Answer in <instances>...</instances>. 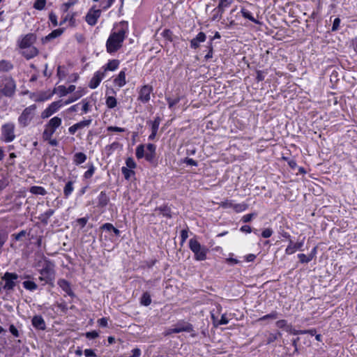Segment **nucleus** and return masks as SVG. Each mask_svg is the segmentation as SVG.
Returning <instances> with one entry per match:
<instances>
[{
  "label": "nucleus",
  "mask_w": 357,
  "mask_h": 357,
  "mask_svg": "<svg viewBox=\"0 0 357 357\" xmlns=\"http://www.w3.org/2000/svg\"><path fill=\"white\" fill-rule=\"evenodd\" d=\"M35 267L40 274L38 278L39 280L43 282V284H48L51 286H54L55 280L54 264L46 258H43L35 264Z\"/></svg>",
  "instance_id": "nucleus-1"
},
{
  "label": "nucleus",
  "mask_w": 357,
  "mask_h": 357,
  "mask_svg": "<svg viewBox=\"0 0 357 357\" xmlns=\"http://www.w3.org/2000/svg\"><path fill=\"white\" fill-rule=\"evenodd\" d=\"M36 40V36L35 34L27 33L22 36L17 41L22 54L28 59L36 56L38 54V49L33 46Z\"/></svg>",
  "instance_id": "nucleus-2"
},
{
  "label": "nucleus",
  "mask_w": 357,
  "mask_h": 357,
  "mask_svg": "<svg viewBox=\"0 0 357 357\" xmlns=\"http://www.w3.org/2000/svg\"><path fill=\"white\" fill-rule=\"evenodd\" d=\"M125 31L121 29L118 32L112 33L107 41V50L109 53L116 52L122 45L125 38Z\"/></svg>",
  "instance_id": "nucleus-3"
},
{
  "label": "nucleus",
  "mask_w": 357,
  "mask_h": 357,
  "mask_svg": "<svg viewBox=\"0 0 357 357\" xmlns=\"http://www.w3.org/2000/svg\"><path fill=\"white\" fill-rule=\"evenodd\" d=\"M190 249L195 255V259L197 261H204L206 259L208 249L201 244L195 238H191L189 241Z\"/></svg>",
  "instance_id": "nucleus-4"
},
{
  "label": "nucleus",
  "mask_w": 357,
  "mask_h": 357,
  "mask_svg": "<svg viewBox=\"0 0 357 357\" xmlns=\"http://www.w3.org/2000/svg\"><path fill=\"white\" fill-rule=\"evenodd\" d=\"M16 85L11 77H5L0 80V91L6 96H12L15 91Z\"/></svg>",
  "instance_id": "nucleus-5"
},
{
  "label": "nucleus",
  "mask_w": 357,
  "mask_h": 357,
  "mask_svg": "<svg viewBox=\"0 0 357 357\" xmlns=\"http://www.w3.org/2000/svg\"><path fill=\"white\" fill-rule=\"evenodd\" d=\"M36 109L35 105H31L23 110L18 117V123L21 126L26 127L30 124L35 116Z\"/></svg>",
  "instance_id": "nucleus-6"
},
{
  "label": "nucleus",
  "mask_w": 357,
  "mask_h": 357,
  "mask_svg": "<svg viewBox=\"0 0 357 357\" xmlns=\"http://www.w3.org/2000/svg\"><path fill=\"white\" fill-rule=\"evenodd\" d=\"M15 126L13 123H6L1 126V139L6 142H11L15 139Z\"/></svg>",
  "instance_id": "nucleus-7"
},
{
  "label": "nucleus",
  "mask_w": 357,
  "mask_h": 357,
  "mask_svg": "<svg viewBox=\"0 0 357 357\" xmlns=\"http://www.w3.org/2000/svg\"><path fill=\"white\" fill-rule=\"evenodd\" d=\"M192 326L185 321H178L172 328H168L165 331V335H169L172 333H178L181 332H193Z\"/></svg>",
  "instance_id": "nucleus-8"
},
{
  "label": "nucleus",
  "mask_w": 357,
  "mask_h": 357,
  "mask_svg": "<svg viewBox=\"0 0 357 357\" xmlns=\"http://www.w3.org/2000/svg\"><path fill=\"white\" fill-rule=\"evenodd\" d=\"M153 91L151 86L146 84L139 88L138 91L137 100L142 103H147L151 99V94Z\"/></svg>",
  "instance_id": "nucleus-9"
},
{
  "label": "nucleus",
  "mask_w": 357,
  "mask_h": 357,
  "mask_svg": "<svg viewBox=\"0 0 357 357\" xmlns=\"http://www.w3.org/2000/svg\"><path fill=\"white\" fill-rule=\"evenodd\" d=\"M18 278V275L16 273H6L2 278V280L5 282L3 284V289L6 290H11L15 286V282Z\"/></svg>",
  "instance_id": "nucleus-10"
},
{
  "label": "nucleus",
  "mask_w": 357,
  "mask_h": 357,
  "mask_svg": "<svg viewBox=\"0 0 357 357\" xmlns=\"http://www.w3.org/2000/svg\"><path fill=\"white\" fill-rule=\"evenodd\" d=\"M100 15L101 10L100 9H96L94 7H92L85 17L86 22L88 24L93 26L97 23Z\"/></svg>",
  "instance_id": "nucleus-11"
},
{
  "label": "nucleus",
  "mask_w": 357,
  "mask_h": 357,
  "mask_svg": "<svg viewBox=\"0 0 357 357\" xmlns=\"http://www.w3.org/2000/svg\"><path fill=\"white\" fill-rule=\"evenodd\" d=\"M105 76L104 71L100 69L94 73L89 82V86L92 89H96Z\"/></svg>",
  "instance_id": "nucleus-12"
},
{
  "label": "nucleus",
  "mask_w": 357,
  "mask_h": 357,
  "mask_svg": "<svg viewBox=\"0 0 357 357\" xmlns=\"http://www.w3.org/2000/svg\"><path fill=\"white\" fill-rule=\"evenodd\" d=\"M87 93V89L86 87L79 86L77 90L74 91V93L70 96L66 101V104H70L72 102H75L82 96H84Z\"/></svg>",
  "instance_id": "nucleus-13"
},
{
  "label": "nucleus",
  "mask_w": 357,
  "mask_h": 357,
  "mask_svg": "<svg viewBox=\"0 0 357 357\" xmlns=\"http://www.w3.org/2000/svg\"><path fill=\"white\" fill-rule=\"evenodd\" d=\"M76 89V86L75 85H69L68 86H65L63 85L59 86L56 89V93L60 96L63 97L69 93L74 92Z\"/></svg>",
  "instance_id": "nucleus-14"
},
{
  "label": "nucleus",
  "mask_w": 357,
  "mask_h": 357,
  "mask_svg": "<svg viewBox=\"0 0 357 357\" xmlns=\"http://www.w3.org/2000/svg\"><path fill=\"white\" fill-rule=\"evenodd\" d=\"M304 244V240H302L298 243H294L292 241H289V245L285 250L287 255H292L295 253L298 250H300Z\"/></svg>",
  "instance_id": "nucleus-15"
},
{
  "label": "nucleus",
  "mask_w": 357,
  "mask_h": 357,
  "mask_svg": "<svg viewBox=\"0 0 357 357\" xmlns=\"http://www.w3.org/2000/svg\"><path fill=\"white\" fill-rule=\"evenodd\" d=\"M206 39V34L203 32H199L195 38L191 40L190 47L193 49H197L199 47L200 43H204Z\"/></svg>",
  "instance_id": "nucleus-16"
},
{
  "label": "nucleus",
  "mask_w": 357,
  "mask_h": 357,
  "mask_svg": "<svg viewBox=\"0 0 357 357\" xmlns=\"http://www.w3.org/2000/svg\"><path fill=\"white\" fill-rule=\"evenodd\" d=\"M119 66V61L116 59L110 60L108 63L102 66L100 70L104 71V74L106 75V73L107 70L114 71L116 70Z\"/></svg>",
  "instance_id": "nucleus-17"
},
{
  "label": "nucleus",
  "mask_w": 357,
  "mask_h": 357,
  "mask_svg": "<svg viewBox=\"0 0 357 357\" xmlns=\"http://www.w3.org/2000/svg\"><path fill=\"white\" fill-rule=\"evenodd\" d=\"M32 325L38 330L45 329V323L41 316L36 315L32 319Z\"/></svg>",
  "instance_id": "nucleus-18"
},
{
  "label": "nucleus",
  "mask_w": 357,
  "mask_h": 357,
  "mask_svg": "<svg viewBox=\"0 0 357 357\" xmlns=\"http://www.w3.org/2000/svg\"><path fill=\"white\" fill-rule=\"evenodd\" d=\"M63 32V30L62 29H57L54 31H52L50 33H49L47 36L42 38V43H46L48 41L54 39L59 36H60Z\"/></svg>",
  "instance_id": "nucleus-19"
},
{
  "label": "nucleus",
  "mask_w": 357,
  "mask_h": 357,
  "mask_svg": "<svg viewBox=\"0 0 357 357\" xmlns=\"http://www.w3.org/2000/svg\"><path fill=\"white\" fill-rule=\"evenodd\" d=\"M58 285L70 296H74V294L71 290L70 283L67 280L64 279L59 280Z\"/></svg>",
  "instance_id": "nucleus-20"
},
{
  "label": "nucleus",
  "mask_w": 357,
  "mask_h": 357,
  "mask_svg": "<svg viewBox=\"0 0 357 357\" xmlns=\"http://www.w3.org/2000/svg\"><path fill=\"white\" fill-rule=\"evenodd\" d=\"M114 84L118 87H123L126 84V73L124 70L119 72L118 76L114 80Z\"/></svg>",
  "instance_id": "nucleus-21"
},
{
  "label": "nucleus",
  "mask_w": 357,
  "mask_h": 357,
  "mask_svg": "<svg viewBox=\"0 0 357 357\" xmlns=\"http://www.w3.org/2000/svg\"><path fill=\"white\" fill-rule=\"evenodd\" d=\"M61 124V119L58 116H54L52 118L48 123L47 124V127L53 130H56L57 128H59Z\"/></svg>",
  "instance_id": "nucleus-22"
},
{
  "label": "nucleus",
  "mask_w": 357,
  "mask_h": 357,
  "mask_svg": "<svg viewBox=\"0 0 357 357\" xmlns=\"http://www.w3.org/2000/svg\"><path fill=\"white\" fill-rule=\"evenodd\" d=\"M155 154V146L152 144H149L146 145V159L148 161H151Z\"/></svg>",
  "instance_id": "nucleus-23"
},
{
  "label": "nucleus",
  "mask_w": 357,
  "mask_h": 357,
  "mask_svg": "<svg viewBox=\"0 0 357 357\" xmlns=\"http://www.w3.org/2000/svg\"><path fill=\"white\" fill-rule=\"evenodd\" d=\"M68 104L65 103V101L58 100L52 102L48 107L53 112V114L56 113L61 107L67 105Z\"/></svg>",
  "instance_id": "nucleus-24"
},
{
  "label": "nucleus",
  "mask_w": 357,
  "mask_h": 357,
  "mask_svg": "<svg viewBox=\"0 0 357 357\" xmlns=\"http://www.w3.org/2000/svg\"><path fill=\"white\" fill-rule=\"evenodd\" d=\"M86 160V155L82 152L76 153L73 157V162L76 165L84 163Z\"/></svg>",
  "instance_id": "nucleus-25"
},
{
  "label": "nucleus",
  "mask_w": 357,
  "mask_h": 357,
  "mask_svg": "<svg viewBox=\"0 0 357 357\" xmlns=\"http://www.w3.org/2000/svg\"><path fill=\"white\" fill-rule=\"evenodd\" d=\"M73 181H68L64 187L63 189V194L66 198H68L73 192L74 187H73Z\"/></svg>",
  "instance_id": "nucleus-26"
},
{
  "label": "nucleus",
  "mask_w": 357,
  "mask_h": 357,
  "mask_svg": "<svg viewBox=\"0 0 357 357\" xmlns=\"http://www.w3.org/2000/svg\"><path fill=\"white\" fill-rule=\"evenodd\" d=\"M241 13L242 14L243 17L248 19L249 20L253 22L255 24H259V21L257 20L252 15V14L247 9L243 8L241 10Z\"/></svg>",
  "instance_id": "nucleus-27"
},
{
  "label": "nucleus",
  "mask_w": 357,
  "mask_h": 357,
  "mask_svg": "<svg viewBox=\"0 0 357 357\" xmlns=\"http://www.w3.org/2000/svg\"><path fill=\"white\" fill-rule=\"evenodd\" d=\"M23 287L29 291H35L38 288V285L36 282L31 280H26L22 283Z\"/></svg>",
  "instance_id": "nucleus-28"
},
{
  "label": "nucleus",
  "mask_w": 357,
  "mask_h": 357,
  "mask_svg": "<svg viewBox=\"0 0 357 357\" xmlns=\"http://www.w3.org/2000/svg\"><path fill=\"white\" fill-rule=\"evenodd\" d=\"M82 105V110L83 114H87L91 109L90 102L87 98L83 99L79 103Z\"/></svg>",
  "instance_id": "nucleus-29"
},
{
  "label": "nucleus",
  "mask_w": 357,
  "mask_h": 357,
  "mask_svg": "<svg viewBox=\"0 0 357 357\" xmlns=\"http://www.w3.org/2000/svg\"><path fill=\"white\" fill-rule=\"evenodd\" d=\"M30 192L34 195H45L47 192L45 189L41 186H32L30 188Z\"/></svg>",
  "instance_id": "nucleus-30"
},
{
  "label": "nucleus",
  "mask_w": 357,
  "mask_h": 357,
  "mask_svg": "<svg viewBox=\"0 0 357 357\" xmlns=\"http://www.w3.org/2000/svg\"><path fill=\"white\" fill-rule=\"evenodd\" d=\"M136 157L138 159L143 158L144 157L146 158V153H145V146L143 144L139 145L136 148Z\"/></svg>",
  "instance_id": "nucleus-31"
},
{
  "label": "nucleus",
  "mask_w": 357,
  "mask_h": 357,
  "mask_svg": "<svg viewBox=\"0 0 357 357\" xmlns=\"http://www.w3.org/2000/svg\"><path fill=\"white\" fill-rule=\"evenodd\" d=\"M105 103L108 108L113 109L116 106L117 100L114 96H107Z\"/></svg>",
  "instance_id": "nucleus-32"
},
{
  "label": "nucleus",
  "mask_w": 357,
  "mask_h": 357,
  "mask_svg": "<svg viewBox=\"0 0 357 357\" xmlns=\"http://www.w3.org/2000/svg\"><path fill=\"white\" fill-rule=\"evenodd\" d=\"M13 68V65L8 61H0V71H8Z\"/></svg>",
  "instance_id": "nucleus-33"
},
{
  "label": "nucleus",
  "mask_w": 357,
  "mask_h": 357,
  "mask_svg": "<svg viewBox=\"0 0 357 357\" xmlns=\"http://www.w3.org/2000/svg\"><path fill=\"white\" fill-rule=\"evenodd\" d=\"M248 206L245 203H240L236 204L234 203L233 206V210L236 213H241L245 211L248 208Z\"/></svg>",
  "instance_id": "nucleus-34"
},
{
  "label": "nucleus",
  "mask_w": 357,
  "mask_h": 357,
  "mask_svg": "<svg viewBox=\"0 0 357 357\" xmlns=\"http://www.w3.org/2000/svg\"><path fill=\"white\" fill-rule=\"evenodd\" d=\"M212 319L215 325H223L229 323V320L225 314H222L220 320H217L213 314H212Z\"/></svg>",
  "instance_id": "nucleus-35"
},
{
  "label": "nucleus",
  "mask_w": 357,
  "mask_h": 357,
  "mask_svg": "<svg viewBox=\"0 0 357 357\" xmlns=\"http://www.w3.org/2000/svg\"><path fill=\"white\" fill-rule=\"evenodd\" d=\"M91 122H92V119H89L81 121L75 123V125L77 126V128L78 130H81L84 128L89 127L91 125Z\"/></svg>",
  "instance_id": "nucleus-36"
},
{
  "label": "nucleus",
  "mask_w": 357,
  "mask_h": 357,
  "mask_svg": "<svg viewBox=\"0 0 357 357\" xmlns=\"http://www.w3.org/2000/svg\"><path fill=\"white\" fill-rule=\"evenodd\" d=\"M78 0H68L66 3L62 4L61 9L64 12H67L70 8L75 6Z\"/></svg>",
  "instance_id": "nucleus-37"
},
{
  "label": "nucleus",
  "mask_w": 357,
  "mask_h": 357,
  "mask_svg": "<svg viewBox=\"0 0 357 357\" xmlns=\"http://www.w3.org/2000/svg\"><path fill=\"white\" fill-rule=\"evenodd\" d=\"M151 303V296L148 293H144L141 298V303L145 306H148Z\"/></svg>",
  "instance_id": "nucleus-38"
},
{
  "label": "nucleus",
  "mask_w": 357,
  "mask_h": 357,
  "mask_svg": "<svg viewBox=\"0 0 357 357\" xmlns=\"http://www.w3.org/2000/svg\"><path fill=\"white\" fill-rule=\"evenodd\" d=\"M121 172L126 179H129L132 176L134 175V172L128 167H123L121 168Z\"/></svg>",
  "instance_id": "nucleus-39"
},
{
  "label": "nucleus",
  "mask_w": 357,
  "mask_h": 357,
  "mask_svg": "<svg viewBox=\"0 0 357 357\" xmlns=\"http://www.w3.org/2000/svg\"><path fill=\"white\" fill-rule=\"evenodd\" d=\"M232 0H219L218 3V8L220 10H224L226 8L229 7L231 3Z\"/></svg>",
  "instance_id": "nucleus-40"
},
{
  "label": "nucleus",
  "mask_w": 357,
  "mask_h": 357,
  "mask_svg": "<svg viewBox=\"0 0 357 357\" xmlns=\"http://www.w3.org/2000/svg\"><path fill=\"white\" fill-rule=\"evenodd\" d=\"M298 257L301 263H308L313 259V255H305L304 254L298 255Z\"/></svg>",
  "instance_id": "nucleus-41"
},
{
  "label": "nucleus",
  "mask_w": 357,
  "mask_h": 357,
  "mask_svg": "<svg viewBox=\"0 0 357 357\" xmlns=\"http://www.w3.org/2000/svg\"><path fill=\"white\" fill-rule=\"evenodd\" d=\"M278 318V313L276 312H273L268 314L264 315L259 318L257 321H264V320H268V319H275Z\"/></svg>",
  "instance_id": "nucleus-42"
},
{
  "label": "nucleus",
  "mask_w": 357,
  "mask_h": 357,
  "mask_svg": "<svg viewBox=\"0 0 357 357\" xmlns=\"http://www.w3.org/2000/svg\"><path fill=\"white\" fill-rule=\"evenodd\" d=\"M160 121V117L158 116L151 122V131L158 132Z\"/></svg>",
  "instance_id": "nucleus-43"
},
{
  "label": "nucleus",
  "mask_w": 357,
  "mask_h": 357,
  "mask_svg": "<svg viewBox=\"0 0 357 357\" xmlns=\"http://www.w3.org/2000/svg\"><path fill=\"white\" fill-rule=\"evenodd\" d=\"M234 203L232 200H225L224 202H222L219 204L220 206H221L223 208H232Z\"/></svg>",
  "instance_id": "nucleus-44"
},
{
  "label": "nucleus",
  "mask_w": 357,
  "mask_h": 357,
  "mask_svg": "<svg viewBox=\"0 0 357 357\" xmlns=\"http://www.w3.org/2000/svg\"><path fill=\"white\" fill-rule=\"evenodd\" d=\"M277 327L280 328H283L287 332L288 327H291V325L287 324V322L286 320L281 319L276 322Z\"/></svg>",
  "instance_id": "nucleus-45"
},
{
  "label": "nucleus",
  "mask_w": 357,
  "mask_h": 357,
  "mask_svg": "<svg viewBox=\"0 0 357 357\" xmlns=\"http://www.w3.org/2000/svg\"><path fill=\"white\" fill-rule=\"evenodd\" d=\"M46 3V0H36L34 3L33 7L37 10H43Z\"/></svg>",
  "instance_id": "nucleus-46"
},
{
  "label": "nucleus",
  "mask_w": 357,
  "mask_h": 357,
  "mask_svg": "<svg viewBox=\"0 0 357 357\" xmlns=\"http://www.w3.org/2000/svg\"><path fill=\"white\" fill-rule=\"evenodd\" d=\"M54 130L50 129L46 126V128L43 132V137L45 139H50L52 135L54 133Z\"/></svg>",
  "instance_id": "nucleus-47"
},
{
  "label": "nucleus",
  "mask_w": 357,
  "mask_h": 357,
  "mask_svg": "<svg viewBox=\"0 0 357 357\" xmlns=\"http://www.w3.org/2000/svg\"><path fill=\"white\" fill-rule=\"evenodd\" d=\"M120 146H121V145L119 142H114L112 143L111 144H109V146H107L106 147V149H107L109 151V153H111L116 149H119Z\"/></svg>",
  "instance_id": "nucleus-48"
},
{
  "label": "nucleus",
  "mask_w": 357,
  "mask_h": 357,
  "mask_svg": "<svg viewBox=\"0 0 357 357\" xmlns=\"http://www.w3.org/2000/svg\"><path fill=\"white\" fill-rule=\"evenodd\" d=\"M95 172V167L93 165H91L89 168V169L84 173V177L86 179L90 178Z\"/></svg>",
  "instance_id": "nucleus-49"
},
{
  "label": "nucleus",
  "mask_w": 357,
  "mask_h": 357,
  "mask_svg": "<svg viewBox=\"0 0 357 357\" xmlns=\"http://www.w3.org/2000/svg\"><path fill=\"white\" fill-rule=\"evenodd\" d=\"M107 130L109 132H123L126 131V129L124 128L117 126H108L107 128Z\"/></svg>",
  "instance_id": "nucleus-50"
},
{
  "label": "nucleus",
  "mask_w": 357,
  "mask_h": 357,
  "mask_svg": "<svg viewBox=\"0 0 357 357\" xmlns=\"http://www.w3.org/2000/svg\"><path fill=\"white\" fill-rule=\"evenodd\" d=\"M79 103L78 104H75L74 105H72L71 107L68 108L66 110H65L63 112V113L70 114V113H73V112H76L79 109Z\"/></svg>",
  "instance_id": "nucleus-51"
},
{
  "label": "nucleus",
  "mask_w": 357,
  "mask_h": 357,
  "mask_svg": "<svg viewBox=\"0 0 357 357\" xmlns=\"http://www.w3.org/2000/svg\"><path fill=\"white\" fill-rule=\"evenodd\" d=\"M257 216V213H249L243 215L242 217V221L243 222H248L252 220V219Z\"/></svg>",
  "instance_id": "nucleus-52"
},
{
  "label": "nucleus",
  "mask_w": 357,
  "mask_h": 357,
  "mask_svg": "<svg viewBox=\"0 0 357 357\" xmlns=\"http://www.w3.org/2000/svg\"><path fill=\"white\" fill-rule=\"evenodd\" d=\"M131 352H132V355L128 356V355L125 354L122 357H139L141 355V350L138 348L132 349Z\"/></svg>",
  "instance_id": "nucleus-53"
},
{
  "label": "nucleus",
  "mask_w": 357,
  "mask_h": 357,
  "mask_svg": "<svg viewBox=\"0 0 357 357\" xmlns=\"http://www.w3.org/2000/svg\"><path fill=\"white\" fill-rule=\"evenodd\" d=\"M53 114V112L50 109V108L47 107L41 114V117L43 119H47L52 116Z\"/></svg>",
  "instance_id": "nucleus-54"
},
{
  "label": "nucleus",
  "mask_w": 357,
  "mask_h": 357,
  "mask_svg": "<svg viewBox=\"0 0 357 357\" xmlns=\"http://www.w3.org/2000/svg\"><path fill=\"white\" fill-rule=\"evenodd\" d=\"M57 73L60 79H63L66 76L65 68L59 66L57 69Z\"/></svg>",
  "instance_id": "nucleus-55"
},
{
  "label": "nucleus",
  "mask_w": 357,
  "mask_h": 357,
  "mask_svg": "<svg viewBox=\"0 0 357 357\" xmlns=\"http://www.w3.org/2000/svg\"><path fill=\"white\" fill-rule=\"evenodd\" d=\"M126 165L127 167L129 168V169H133L136 167V164L135 162V161L133 160V159L129 158L126 160Z\"/></svg>",
  "instance_id": "nucleus-56"
},
{
  "label": "nucleus",
  "mask_w": 357,
  "mask_h": 357,
  "mask_svg": "<svg viewBox=\"0 0 357 357\" xmlns=\"http://www.w3.org/2000/svg\"><path fill=\"white\" fill-rule=\"evenodd\" d=\"M86 337L89 339H95L98 337V333L96 331L87 332L86 333Z\"/></svg>",
  "instance_id": "nucleus-57"
},
{
  "label": "nucleus",
  "mask_w": 357,
  "mask_h": 357,
  "mask_svg": "<svg viewBox=\"0 0 357 357\" xmlns=\"http://www.w3.org/2000/svg\"><path fill=\"white\" fill-rule=\"evenodd\" d=\"M98 323L100 326L106 327L108 324V319L105 317L101 318L98 321Z\"/></svg>",
  "instance_id": "nucleus-58"
},
{
  "label": "nucleus",
  "mask_w": 357,
  "mask_h": 357,
  "mask_svg": "<svg viewBox=\"0 0 357 357\" xmlns=\"http://www.w3.org/2000/svg\"><path fill=\"white\" fill-rule=\"evenodd\" d=\"M273 234V231L271 229H264L262 233L261 236L264 238H269Z\"/></svg>",
  "instance_id": "nucleus-59"
},
{
  "label": "nucleus",
  "mask_w": 357,
  "mask_h": 357,
  "mask_svg": "<svg viewBox=\"0 0 357 357\" xmlns=\"http://www.w3.org/2000/svg\"><path fill=\"white\" fill-rule=\"evenodd\" d=\"M87 221H88L87 218H81L77 220V222L78 223L79 225H80L81 227H84L86 225Z\"/></svg>",
  "instance_id": "nucleus-60"
},
{
  "label": "nucleus",
  "mask_w": 357,
  "mask_h": 357,
  "mask_svg": "<svg viewBox=\"0 0 357 357\" xmlns=\"http://www.w3.org/2000/svg\"><path fill=\"white\" fill-rule=\"evenodd\" d=\"M84 355L86 357H94L96 354L92 349H86L84 350Z\"/></svg>",
  "instance_id": "nucleus-61"
},
{
  "label": "nucleus",
  "mask_w": 357,
  "mask_h": 357,
  "mask_svg": "<svg viewBox=\"0 0 357 357\" xmlns=\"http://www.w3.org/2000/svg\"><path fill=\"white\" fill-rule=\"evenodd\" d=\"M340 24V20L339 18H335L333 22L332 30L335 31L338 29Z\"/></svg>",
  "instance_id": "nucleus-62"
},
{
  "label": "nucleus",
  "mask_w": 357,
  "mask_h": 357,
  "mask_svg": "<svg viewBox=\"0 0 357 357\" xmlns=\"http://www.w3.org/2000/svg\"><path fill=\"white\" fill-rule=\"evenodd\" d=\"M50 20L51 21V22L53 24L54 26H56L58 24L57 18L54 14H53V13L50 14Z\"/></svg>",
  "instance_id": "nucleus-63"
},
{
  "label": "nucleus",
  "mask_w": 357,
  "mask_h": 357,
  "mask_svg": "<svg viewBox=\"0 0 357 357\" xmlns=\"http://www.w3.org/2000/svg\"><path fill=\"white\" fill-rule=\"evenodd\" d=\"M10 332L15 337H18L19 336V333H18V331L17 329L13 326V325H11L10 326Z\"/></svg>",
  "instance_id": "nucleus-64"
}]
</instances>
